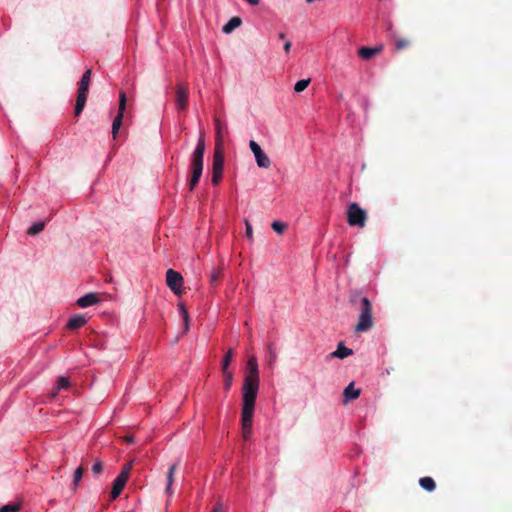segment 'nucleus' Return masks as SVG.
<instances>
[{"label":"nucleus","instance_id":"nucleus-1","mask_svg":"<svg viewBox=\"0 0 512 512\" xmlns=\"http://www.w3.org/2000/svg\"><path fill=\"white\" fill-rule=\"evenodd\" d=\"M256 401V362L254 356L248 360V375L243 385V406L241 412V435L244 444L253 438V414Z\"/></svg>","mask_w":512,"mask_h":512},{"label":"nucleus","instance_id":"nucleus-2","mask_svg":"<svg viewBox=\"0 0 512 512\" xmlns=\"http://www.w3.org/2000/svg\"><path fill=\"white\" fill-rule=\"evenodd\" d=\"M351 305L359 312L358 321L355 325V331L362 333L369 331L374 323L372 317V304L367 297L354 293L350 297Z\"/></svg>","mask_w":512,"mask_h":512},{"label":"nucleus","instance_id":"nucleus-3","mask_svg":"<svg viewBox=\"0 0 512 512\" xmlns=\"http://www.w3.org/2000/svg\"><path fill=\"white\" fill-rule=\"evenodd\" d=\"M205 152V141L203 135H200L196 147L191 155V168H192V177L190 180V189L192 190L199 179L201 178L203 171V158Z\"/></svg>","mask_w":512,"mask_h":512},{"label":"nucleus","instance_id":"nucleus-4","mask_svg":"<svg viewBox=\"0 0 512 512\" xmlns=\"http://www.w3.org/2000/svg\"><path fill=\"white\" fill-rule=\"evenodd\" d=\"M90 77H91V69H87L84 74L81 77V80L79 82V88H78V95L75 105V115H79L86 104L87 100V93L89 89L90 84Z\"/></svg>","mask_w":512,"mask_h":512},{"label":"nucleus","instance_id":"nucleus-5","mask_svg":"<svg viewBox=\"0 0 512 512\" xmlns=\"http://www.w3.org/2000/svg\"><path fill=\"white\" fill-rule=\"evenodd\" d=\"M367 221V212L357 203L349 204L347 209V222L350 226L363 228Z\"/></svg>","mask_w":512,"mask_h":512},{"label":"nucleus","instance_id":"nucleus-6","mask_svg":"<svg viewBox=\"0 0 512 512\" xmlns=\"http://www.w3.org/2000/svg\"><path fill=\"white\" fill-rule=\"evenodd\" d=\"M224 169V156L222 150L220 149V144L215 147L214 157H213V173H212V184L217 185L222 178Z\"/></svg>","mask_w":512,"mask_h":512},{"label":"nucleus","instance_id":"nucleus-7","mask_svg":"<svg viewBox=\"0 0 512 512\" xmlns=\"http://www.w3.org/2000/svg\"><path fill=\"white\" fill-rule=\"evenodd\" d=\"M167 286L177 295L183 292V277L181 274L173 269H168L166 272Z\"/></svg>","mask_w":512,"mask_h":512},{"label":"nucleus","instance_id":"nucleus-8","mask_svg":"<svg viewBox=\"0 0 512 512\" xmlns=\"http://www.w3.org/2000/svg\"><path fill=\"white\" fill-rule=\"evenodd\" d=\"M125 109H126V94H125V92H121L119 95L118 114L116 115V117L114 118L113 123H112L113 137H116V135L122 125V120L124 117Z\"/></svg>","mask_w":512,"mask_h":512},{"label":"nucleus","instance_id":"nucleus-9","mask_svg":"<svg viewBox=\"0 0 512 512\" xmlns=\"http://www.w3.org/2000/svg\"><path fill=\"white\" fill-rule=\"evenodd\" d=\"M188 89L183 85H178L176 90V107L179 110H184L188 104Z\"/></svg>","mask_w":512,"mask_h":512},{"label":"nucleus","instance_id":"nucleus-10","mask_svg":"<svg viewBox=\"0 0 512 512\" xmlns=\"http://www.w3.org/2000/svg\"><path fill=\"white\" fill-rule=\"evenodd\" d=\"M100 302L98 294L90 292L77 299V305L81 308H87Z\"/></svg>","mask_w":512,"mask_h":512},{"label":"nucleus","instance_id":"nucleus-11","mask_svg":"<svg viewBox=\"0 0 512 512\" xmlns=\"http://www.w3.org/2000/svg\"><path fill=\"white\" fill-rule=\"evenodd\" d=\"M127 479H124L120 476H117L115 480L113 481V486L110 494V498L112 500H115L122 492L123 488L125 487L127 483Z\"/></svg>","mask_w":512,"mask_h":512},{"label":"nucleus","instance_id":"nucleus-12","mask_svg":"<svg viewBox=\"0 0 512 512\" xmlns=\"http://www.w3.org/2000/svg\"><path fill=\"white\" fill-rule=\"evenodd\" d=\"M382 49H383L382 46H377V47L364 46L358 50V54L362 59L369 60L372 57H374L375 55L379 54L382 51Z\"/></svg>","mask_w":512,"mask_h":512},{"label":"nucleus","instance_id":"nucleus-13","mask_svg":"<svg viewBox=\"0 0 512 512\" xmlns=\"http://www.w3.org/2000/svg\"><path fill=\"white\" fill-rule=\"evenodd\" d=\"M361 390L354 387V383L351 382L343 392L344 402L347 403L351 400L357 399L360 396Z\"/></svg>","mask_w":512,"mask_h":512},{"label":"nucleus","instance_id":"nucleus-14","mask_svg":"<svg viewBox=\"0 0 512 512\" xmlns=\"http://www.w3.org/2000/svg\"><path fill=\"white\" fill-rule=\"evenodd\" d=\"M353 354V350L350 348H347L343 343H339L337 346V349L332 352L329 356L332 358H340L344 359L350 355Z\"/></svg>","mask_w":512,"mask_h":512},{"label":"nucleus","instance_id":"nucleus-15","mask_svg":"<svg viewBox=\"0 0 512 512\" xmlns=\"http://www.w3.org/2000/svg\"><path fill=\"white\" fill-rule=\"evenodd\" d=\"M87 323V318L84 315H74L67 323L69 329H78Z\"/></svg>","mask_w":512,"mask_h":512},{"label":"nucleus","instance_id":"nucleus-16","mask_svg":"<svg viewBox=\"0 0 512 512\" xmlns=\"http://www.w3.org/2000/svg\"><path fill=\"white\" fill-rule=\"evenodd\" d=\"M178 464L179 462H175L173 463L170 467H169V470H168V473H167V485H166V493L168 495H172L173 491H172V485H173V482H174V474H175V471L178 467Z\"/></svg>","mask_w":512,"mask_h":512},{"label":"nucleus","instance_id":"nucleus-17","mask_svg":"<svg viewBox=\"0 0 512 512\" xmlns=\"http://www.w3.org/2000/svg\"><path fill=\"white\" fill-rule=\"evenodd\" d=\"M242 21L239 17H232L223 27L222 31L225 34H230L233 30L241 25Z\"/></svg>","mask_w":512,"mask_h":512},{"label":"nucleus","instance_id":"nucleus-18","mask_svg":"<svg viewBox=\"0 0 512 512\" xmlns=\"http://www.w3.org/2000/svg\"><path fill=\"white\" fill-rule=\"evenodd\" d=\"M70 386V381L67 377H60L57 382H56V385L51 393V396L53 398L56 397L57 393L63 389H67L68 387Z\"/></svg>","mask_w":512,"mask_h":512},{"label":"nucleus","instance_id":"nucleus-19","mask_svg":"<svg viewBox=\"0 0 512 512\" xmlns=\"http://www.w3.org/2000/svg\"><path fill=\"white\" fill-rule=\"evenodd\" d=\"M419 485L428 492H433L436 488L435 481L428 476L420 478Z\"/></svg>","mask_w":512,"mask_h":512},{"label":"nucleus","instance_id":"nucleus-20","mask_svg":"<svg viewBox=\"0 0 512 512\" xmlns=\"http://www.w3.org/2000/svg\"><path fill=\"white\" fill-rule=\"evenodd\" d=\"M271 165V160L264 153V151L258 146V167L269 168Z\"/></svg>","mask_w":512,"mask_h":512},{"label":"nucleus","instance_id":"nucleus-21","mask_svg":"<svg viewBox=\"0 0 512 512\" xmlns=\"http://www.w3.org/2000/svg\"><path fill=\"white\" fill-rule=\"evenodd\" d=\"M179 314L183 319L184 322V333H186L189 330V314L188 311L183 303H180L178 305Z\"/></svg>","mask_w":512,"mask_h":512},{"label":"nucleus","instance_id":"nucleus-22","mask_svg":"<svg viewBox=\"0 0 512 512\" xmlns=\"http://www.w3.org/2000/svg\"><path fill=\"white\" fill-rule=\"evenodd\" d=\"M215 129H216V146L220 144V149L222 150V133H223V125L221 124L220 120H216L215 122Z\"/></svg>","mask_w":512,"mask_h":512},{"label":"nucleus","instance_id":"nucleus-23","mask_svg":"<svg viewBox=\"0 0 512 512\" xmlns=\"http://www.w3.org/2000/svg\"><path fill=\"white\" fill-rule=\"evenodd\" d=\"M310 81L311 80L309 78L297 81L296 84L294 85V91L297 93L304 91L310 84Z\"/></svg>","mask_w":512,"mask_h":512},{"label":"nucleus","instance_id":"nucleus-24","mask_svg":"<svg viewBox=\"0 0 512 512\" xmlns=\"http://www.w3.org/2000/svg\"><path fill=\"white\" fill-rule=\"evenodd\" d=\"M224 376V389L228 391L231 388L233 374L230 370L222 371Z\"/></svg>","mask_w":512,"mask_h":512},{"label":"nucleus","instance_id":"nucleus-25","mask_svg":"<svg viewBox=\"0 0 512 512\" xmlns=\"http://www.w3.org/2000/svg\"><path fill=\"white\" fill-rule=\"evenodd\" d=\"M133 463H134V461L131 460L130 462L125 464L118 476L128 480L130 472H131L132 467H133Z\"/></svg>","mask_w":512,"mask_h":512},{"label":"nucleus","instance_id":"nucleus-26","mask_svg":"<svg viewBox=\"0 0 512 512\" xmlns=\"http://www.w3.org/2000/svg\"><path fill=\"white\" fill-rule=\"evenodd\" d=\"M232 357H233V351H232V349H229L222 361V371L229 370V365L232 361Z\"/></svg>","mask_w":512,"mask_h":512},{"label":"nucleus","instance_id":"nucleus-27","mask_svg":"<svg viewBox=\"0 0 512 512\" xmlns=\"http://www.w3.org/2000/svg\"><path fill=\"white\" fill-rule=\"evenodd\" d=\"M44 222H38L33 224L27 231L29 235H36L44 229Z\"/></svg>","mask_w":512,"mask_h":512},{"label":"nucleus","instance_id":"nucleus-28","mask_svg":"<svg viewBox=\"0 0 512 512\" xmlns=\"http://www.w3.org/2000/svg\"><path fill=\"white\" fill-rule=\"evenodd\" d=\"M82 476H83V468L78 467L74 472V478H73L74 488L78 487L79 483L81 482Z\"/></svg>","mask_w":512,"mask_h":512},{"label":"nucleus","instance_id":"nucleus-29","mask_svg":"<svg viewBox=\"0 0 512 512\" xmlns=\"http://www.w3.org/2000/svg\"><path fill=\"white\" fill-rule=\"evenodd\" d=\"M271 226L272 229L278 234H282L287 228V225L285 223L279 221H274Z\"/></svg>","mask_w":512,"mask_h":512},{"label":"nucleus","instance_id":"nucleus-30","mask_svg":"<svg viewBox=\"0 0 512 512\" xmlns=\"http://www.w3.org/2000/svg\"><path fill=\"white\" fill-rule=\"evenodd\" d=\"M410 45V41L408 39H396L395 40V48L397 51H400Z\"/></svg>","mask_w":512,"mask_h":512},{"label":"nucleus","instance_id":"nucleus-31","mask_svg":"<svg viewBox=\"0 0 512 512\" xmlns=\"http://www.w3.org/2000/svg\"><path fill=\"white\" fill-rule=\"evenodd\" d=\"M245 226H246L245 236L247 239L252 241L253 240V225L248 219H245Z\"/></svg>","mask_w":512,"mask_h":512},{"label":"nucleus","instance_id":"nucleus-32","mask_svg":"<svg viewBox=\"0 0 512 512\" xmlns=\"http://www.w3.org/2000/svg\"><path fill=\"white\" fill-rule=\"evenodd\" d=\"M20 509L18 504H7L0 508V512H17Z\"/></svg>","mask_w":512,"mask_h":512},{"label":"nucleus","instance_id":"nucleus-33","mask_svg":"<svg viewBox=\"0 0 512 512\" xmlns=\"http://www.w3.org/2000/svg\"><path fill=\"white\" fill-rule=\"evenodd\" d=\"M102 470H103V464L101 461L97 460L92 466V471L94 474H99Z\"/></svg>","mask_w":512,"mask_h":512},{"label":"nucleus","instance_id":"nucleus-34","mask_svg":"<svg viewBox=\"0 0 512 512\" xmlns=\"http://www.w3.org/2000/svg\"><path fill=\"white\" fill-rule=\"evenodd\" d=\"M249 146H250V149H251L252 153L256 157V148H257L256 140H250Z\"/></svg>","mask_w":512,"mask_h":512},{"label":"nucleus","instance_id":"nucleus-35","mask_svg":"<svg viewBox=\"0 0 512 512\" xmlns=\"http://www.w3.org/2000/svg\"><path fill=\"white\" fill-rule=\"evenodd\" d=\"M291 46H292V43L291 41H286L285 44H284V51L286 53H289L290 49H291Z\"/></svg>","mask_w":512,"mask_h":512},{"label":"nucleus","instance_id":"nucleus-36","mask_svg":"<svg viewBox=\"0 0 512 512\" xmlns=\"http://www.w3.org/2000/svg\"><path fill=\"white\" fill-rule=\"evenodd\" d=\"M123 440L127 443H133L134 442V437L133 436H125L123 437Z\"/></svg>","mask_w":512,"mask_h":512},{"label":"nucleus","instance_id":"nucleus-37","mask_svg":"<svg viewBox=\"0 0 512 512\" xmlns=\"http://www.w3.org/2000/svg\"><path fill=\"white\" fill-rule=\"evenodd\" d=\"M212 512H221V506L218 505V506L214 507Z\"/></svg>","mask_w":512,"mask_h":512},{"label":"nucleus","instance_id":"nucleus-38","mask_svg":"<svg viewBox=\"0 0 512 512\" xmlns=\"http://www.w3.org/2000/svg\"><path fill=\"white\" fill-rule=\"evenodd\" d=\"M247 2L251 5H256V0H247Z\"/></svg>","mask_w":512,"mask_h":512},{"label":"nucleus","instance_id":"nucleus-39","mask_svg":"<svg viewBox=\"0 0 512 512\" xmlns=\"http://www.w3.org/2000/svg\"><path fill=\"white\" fill-rule=\"evenodd\" d=\"M284 37H285V35H284L283 33H280V34H279V38H280V39H284Z\"/></svg>","mask_w":512,"mask_h":512}]
</instances>
